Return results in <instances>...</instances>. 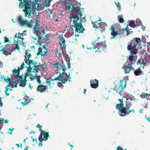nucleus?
Returning a JSON list of instances; mask_svg holds the SVG:
<instances>
[{"mask_svg":"<svg viewBox=\"0 0 150 150\" xmlns=\"http://www.w3.org/2000/svg\"><path fill=\"white\" fill-rule=\"evenodd\" d=\"M64 6L68 11L71 12L69 17L71 24V26L75 27V36L78 37L79 35L77 33H83L85 30L80 18L82 16V11L80 8V4L75 0H65Z\"/></svg>","mask_w":150,"mask_h":150,"instance_id":"1","label":"nucleus"},{"mask_svg":"<svg viewBox=\"0 0 150 150\" xmlns=\"http://www.w3.org/2000/svg\"><path fill=\"white\" fill-rule=\"evenodd\" d=\"M21 2L19 4V7L23 8V11L25 12V17H27L28 15V18H31L32 15H35L36 10L40 11L43 10L45 4H38L35 0H19Z\"/></svg>","mask_w":150,"mask_h":150,"instance_id":"2","label":"nucleus"},{"mask_svg":"<svg viewBox=\"0 0 150 150\" xmlns=\"http://www.w3.org/2000/svg\"><path fill=\"white\" fill-rule=\"evenodd\" d=\"M52 67H56L57 68V73H56L55 74H57V73L59 74L60 76L57 77H56L54 79L61 81L63 84L65 83L68 80L69 81H71V80H70L71 78L69 76V74L67 75L66 73L64 72L67 69V68L64 64H62V65H60L59 62H55L52 64Z\"/></svg>","mask_w":150,"mask_h":150,"instance_id":"3","label":"nucleus"},{"mask_svg":"<svg viewBox=\"0 0 150 150\" xmlns=\"http://www.w3.org/2000/svg\"><path fill=\"white\" fill-rule=\"evenodd\" d=\"M29 50H27L25 52V59L24 61L26 64L29 65V68H27L28 72L25 73V76H28V74L31 73V75L34 74V73L35 70V72L37 73L38 71V67L40 65L39 63L37 62H34L30 60V58L31 57V55L29 52Z\"/></svg>","mask_w":150,"mask_h":150,"instance_id":"4","label":"nucleus"},{"mask_svg":"<svg viewBox=\"0 0 150 150\" xmlns=\"http://www.w3.org/2000/svg\"><path fill=\"white\" fill-rule=\"evenodd\" d=\"M125 102V107L123 106V104L122 99H118L120 101L119 104H117L116 108L119 109V114L122 116H124L128 115L130 112H132L133 113L134 112V109H132L129 110V108L132 105L131 102L132 100L131 99L126 98Z\"/></svg>","mask_w":150,"mask_h":150,"instance_id":"5","label":"nucleus"},{"mask_svg":"<svg viewBox=\"0 0 150 150\" xmlns=\"http://www.w3.org/2000/svg\"><path fill=\"white\" fill-rule=\"evenodd\" d=\"M140 41L139 38H135L131 40L128 44L127 50L130 51L131 54H132L129 57L128 59L130 64L132 65L134 64L135 62L134 60L133 54H135L137 53L139 50V43Z\"/></svg>","mask_w":150,"mask_h":150,"instance_id":"6","label":"nucleus"},{"mask_svg":"<svg viewBox=\"0 0 150 150\" xmlns=\"http://www.w3.org/2000/svg\"><path fill=\"white\" fill-rule=\"evenodd\" d=\"M58 39L61 48L60 49L59 51V50L57 51L56 55L58 57H59L62 54L64 55L65 54L66 52L65 49L66 48V45L65 39L63 38L62 35H59L58 37Z\"/></svg>","mask_w":150,"mask_h":150,"instance_id":"7","label":"nucleus"},{"mask_svg":"<svg viewBox=\"0 0 150 150\" xmlns=\"http://www.w3.org/2000/svg\"><path fill=\"white\" fill-rule=\"evenodd\" d=\"M105 41L98 42V40H96L92 43L93 45L92 48L93 49L97 48L99 52H100L101 51L104 50L106 49L107 46L105 45Z\"/></svg>","mask_w":150,"mask_h":150,"instance_id":"8","label":"nucleus"},{"mask_svg":"<svg viewBox=\"0 0 150 150\" xmlns=\"http://www.w3.org/2000/svg\"><path fill=\"white\" fill-rule=\"evenodd\" d=\"M40 65L38 67V71L37 73H36L35 70V71L34 72L35 73L33 75H31V73H30L29 74H28V76H25V77L29 76V78L30 79L31 81L33 80L34 79H36L37 81L39 84H41V81L40 80V75L38 74V73L40 69L39 67H40L42 69H44L45 66L43 64H41L40 63Z\"/></svg>","mask_w":150,"mask_h":150,"instance_id":"9","label":"nucleus"},{"mask_svg":"<svg viewBox=\"0 0 150 150\" xmlns=\"http://www.w3.org/2000/svg\"><path fill=\"white\" fill-rule=\"evenodd\" d=\"M17 19L19 23L21 26L25 25L30 28H32L33 27L31 20L29 22L26 20L23 19L22 17L20 16L18 17Z\"/></svg>","mask_w":150,"mask_h":150,"instance_id":"10","label":"nucleus"},{"mask_svg":"<svg viewBox=\"0 0 150 150\" xmlns=\"http://www.w3.org/2000/svg\"><path fill=\"white\" fill-rule=\"evenodd\" d=\"M0 80L3 81V82H6L7 83H8V86H7L5 87L6 90L5 91V93L6 95L8 96L9 94V93H8V92L9 90L10 91H11L12 90V89H10V84L11 82L10 79L9 78H5L4 76H1L0 77Z\"/></svg>","mask_w":150,"mask_h":150,"instance_id":"11","label":"nucleus"},{"mask_svg":"<svg viewBox=\"0 0 150 150\" xmlns=\"http://www.w3.org/2000/svg\"><path fill=\"white\" fill-rule=\"evenodd\" d=\"M33 30V33L36 35L38 38H39L40 39H42L43 36L44 35L45 31H44V30H41L35 27H34Z\"/></svg>","mask_w":150,"mask_h":150,"instance_id":"12","label":"nucleus"},{"mask_svg":"<svg viewBox=\"0 0 150 150\" xmlns=\"http://www.w3.org/2000/svg\"><path fill=\"white\" fill-rule=\"evenodd\" d=\"M9 45H6L3 47V46H0V51H1L2 53L7 56L8 55L11 54V52H10V49L8 47Z\"/></svg>","mask_w":150,"mask_h":150,"instance_id":"13","label":"nucleus"},{"mask_svg":"<svg viewBox=\"0 0 150 150\" xmlns=\"http://www.w3.org/2000/svg\"><path fill=\"white\" fill-rule=\"evenodd\" d=\"M114 26L113 25H112L110 28V30L112 31L111 33V35L112 36L110 38V39H111L114 38L115 37L118 35H120L122 34V32L121 30H120L116 32L114 30Z\"/></svg>","mask_w":150,"mask_h":150,"instance_id":"14","label":"nucleus"},{"mask_svg":"<svg viewBox=\"0 0 150 150\" xmlns=\"http://www.w3.org/2000/svg\"><path fill=\"white\" fill-rule=\"evenodd\" d=\"M23 38L17 40V41H14L15 44L17 43V44L13 45V47H14V50H18L19 49V45H22L23 46H24L25 42L23 41Z\"/></svg>","mask_w":150,"mask_h":150,"instance_id":"15","label":"nucleus"},{"mask_svg":"<svg viewBox=\"0 0 150 150\" xmlns=\"http://www.w3.org/2000/svg\"><path fill=\"white\" fill-rule=\"evenodd\" d=\"M64 32L65 33V37L67 38L70 37L74 34L73 28L71 27H70L69 28H67Z\"/></svg>","mask_w":150,"mask_h":150,"instance_id":"16","label":"nucleus"},{"mask_svg":"<svg viewBox=\"0 0 150 150\" xmlns=\"http://www.w3.org/2000/svg\"><path fill=\"white\" fill-rule=\"evenodd\" d=\"M100 21L101 20L96 21L95 22L93 25V27L96 28H99V30L101 31L104 30V28L102 27V25H101V23H102L100 22Z\"/></svg>","mask_w":150,"mask_h":150,"instance_id":"17","label":"nucleus"},{"mask_svg":"<svg viewBox=\"0 0 150 150\" xmlns=\"http://www.w3.org/2000/svg\"><path fill=\"white\" fill-rule=\"evenodd\" d=\"M38 52L42 56H46L47 53V49L45 47L43 46L42 48H40L39 49Z\"/></svg>","mask_w":150,"mask_h":150,"instance_id":"18","label":"nucleus"},{"mask_svg":"<svg viewBox=\"0 0 150 150\" xmlns=\"http://www.w3.org/2000/svg\"><path fill=\"white\" fill-rule=\"evenodd\" d=\"M128 66H124L122 67V69L124 70V72L125 73H129L131 69L134 70V69L132 67V66L129 63Z\"/></svg>","mask_w":150,"mask_h":150,"instance_id":"19","label":"nucleus"},{"mask_svg":"<svg viewBox=\"0 0 150 150\" xmlns=\"http://www.w3.org/2000/svg\"><path fill=\"white\" fill-rule=\"evenodd\" d=\"M91 86L93 88H96L98 86V81L96 79L91 80L90 81Z\"/></svg>","mask_w":150,"mask_h":150,"instance_id":"20","label":"nucleus"},{"mask_svg":"<svg viewBox=\"0 0 150 150\" xmlns=\"http://www.w3.org/2000/svg\"><path fill=\"white\" fill-rule=\"evenodd\" d=\"M48 16L50 17V18L51 19H52L55 23L57 22L58 21V18L56 16L54 15V13L53 12L51 11L50 12V14H49Z\"/></svg>","mask_w":150,"mask_h":150,"instance_id":"21","label":"nucleus"},{"mask_svg":"<svg viewBox=\"0 0 150 150\" xmlns=\"http://www.w3.org/2000/svg\"><path fill=\"white\" fill-rule=\"evenodd\" d=\"M46 89V86L40 85L38 86L37 90L38 91H39L40 93H43L45 92Z\"/></svg>","mask_w":150,"mask_h":150,"instance_id":"22","label":"nucleus"},{"mask_svg":"<svg viewBox=\"0 0 150 150\" xmlns=\"http://www.w3.org/2000/svg\"><path fill=\"white\" fill-rule=\"evenodd\" d=\"M124 89L122 87H121V86H119L116 87L115 89L113 88V90H116L117 92L121 95L122 93V91Z\"/></svg>","mask_w":150,"mask_h":150,"instance_id":"23","label":"nucleus"},{"mask_svg":"<svg viewBox=\"0 0 150 150\" xmlns=\"http://www.w3.org/2000/svg\"><path fill=\"white\" fill-rule=\"evenodd\" d=\"M53 76H52L50 79H48L46 81L48 85H49V86H50L54 84V83L53 81L54 80H57L56 79H54L56 77L54 78H53Z\"/></svg>","mask_w":150,"mask_h":150,"instance_id":"24","label":"nucleus"},{"mask_svg":"<svg viewBox=\"0 0 150 150\" xmlns=\"http://www.w3.org/2000/svg\"><path fill=\"white\" fill-rule=\"evenodd\" d=\"M32 38L33 39V42L35 44L37 45H41L40 40V39L39 38H38V37L37 36H36L35 37L32 36Z\"/></svg>","mask_w":150,"mask_h":150,"instance_id":"25","label":"nucleus"},{"mask_svg":"<svg viewBox=\"0 0 150 150\" xmlns=\"http://www.w3.org/2000/svg\"><path fill=\"white\" fill-rule=\"evenodd\" d=\"M135 75L136 76L140 75L141 74H143V72L142 71L140 68H139L135 70L134 71Z\"/></svg>","mask_w":150,"mask_h":150,"instance_id":"26","label":"nucleus"},{"mask_svg":"<svg viewBox=\"0 0 150 150\" xmlns=\"http://www.w3.org/2000/svg\"><path fill=\"white\" fill-rule=\"evenodd\" d=\"M28 97L25 96L21 100V103L23 106L26 105L29 102V100H28Z\"/></svg>","mask_w":150,"mask_h":150,"instance_id":"27","label":"nucleus"},{"mask_svg":"<svg viewBox=\"0 0 150 150\" xmlns=\"http://www.w3.org/2000/svg\"><path fill=\"white\" fill-rule=\"evenodd\" d=\"M144 63H150V55H149L148 54L146 55L144 59Z\"/></svg>","mask_w":150,"mask_h":150,"instance_id":"28","label":"nucleus"},{"mask_svg":"<svg viewBox=\"0 0 150 150\" xmlns=\"http://www.w3.org/2000/svg\"><path fill=\"white\" fill-rule=\"evenodd\" d=\"M39 130L41 131L40 132V135L39 137V140L40 141V142H42L43 141V139L42 138V134L43 133V132H45V131H43L41 129V128H40H40L39 129Z\"/></svg>","mask_w":150,"mask_h":150,"instance_id":"29","label":"nucleus"},{"mask_svg":"<svg viewBox=\"0 0 150 150\" xmlns=\"http://www.w3.org/2000/svg\"><path fill=\"white\" fill-rule=\"evenodd\" d=\"M27 81L25 80V78L24 80H22V79L21 80L19 86L22 87H24L26 85Z\"/></svg>","mask_w":150,"mask_h":150,"instance_id":"30","label":"nucleus"},{"mask_svg":"<svg viewBox=\"0 0 150 150\" xmlns=\"http://www.w3.org/2000/svg\"><path fill=\"white\" fill-rule=\"evenodd\" d=\"M43 134L44 136V138L43 139V140H44L45 141H46L48 137L50 138L49 136V132H43Z\"/></svg>","mask_w":150,"mask_h":150,"instance_id":"31","label":"nucleus"},{"mask_svg":"<svg viewBox=\"0 0 150 150\" xmlns=\"http://www.w3.org/2000/svg\"><path fill=\"white\" fill-rule=\"evenodd\" d=\"M126 85V82L125 81H124L123 80H120L119 85L120 86H121V87H122L123 88H125Z\"/></svg>","mask_w":150,"mask_h":150,"instance_id":"32","label":"nucleus"},{"mask_svg":"<svg viewBox=\"0 0 150 150\" xmlns=\"http://www.w3.org/2000/svg\"><path fill=\"white\" fill-rule=\"evenodd\" d=\"M23 33H19L18 34L16 33L14 36L16 38H17L18 39L23 38H22L23 36Z\"/></svg>","mask_w":150,"mask_h":150,"instance_id":"33","label":"nucleus"},{"mask_svg":"<svg viewBox=\"0 0 150 150\" xmlns=\"http://www.w3.org/2000/svg\"><path fill=\"white\" fill-rule=\"evenodd\" d=\"M129 25L131 27L134 28L136 26L135 21L131 20L129 23Z\"/></svg>","mask_w":150,"mask_h":150,"instance_id":"34","label":"nucleus"},{"mask_svg":"<svg viewBox=\"0 0 150 150\" xmlns=\"http://www.w3.org/2000/svg\"><path fill=\"white\" fill-rule=\"evenodd\" d=\"M52 0H44L43 3L45 4L46 6L47 7L50 5V2Z\"/></svg>","mask_w":150,"mask_h":150,"instance_id":"35","label":"nucleus"},{"mask_svg":"<svg viewBox=\"0 0 150 150\" xmlns=\"http://www.w3.org/2000/svg\"><path fill=\"white\" fill-rule=\"evenodd\" d=\"M115 4L116 5L117 8L119 11H121V5L119 2H115Z\"/></svg>","mask_w":150,"mask_h":150,"instance_id":"36","label":"nucleus"},{"mask_svg":"<svg viewBox=\"0 0 150 150\" xmlns=\"http://www.w3.org/2000/svg\"><path fill=\"white\" fill-rule=\"evenodd\" d=\"M137 64H143L144 65H146V63H144V60L142 59H141L140 60H139L137 62Z\"/></svg>","mask_w":150,"mask_h":150,"instance_id":"37","label":"nucleus"},{"mask_svg":"<svg viewBox=\"0 0 150 150\" xmlns=\"http://www.w3.org/2000/svg\"><path fill=\"white\" fill-rule=\"evenodd\" d=\"M136 23L137 25V26H139L141 25L142 26V25L141 21V20L139 18H137L136 20Z\"/></svg>","mask_w":150,"mask_h":150,"instance_id":"38","label":"nucleus"},{"mask_svg":"<svg viewBox=\"0 0 150 150\" xmlns=\"http://www.w3.org/2000/svg\"><path fill=\"white\" fill-rule=\"evenodd\" d=\"M129 29L128 28V27H127L126 28V29L125 30H123V33H124V31H125L126 32V35L127 36L130 33H132V32L131 31H129Z\"/></svg>","mask_w":150,"mask_h":150,"instance_id":"39","label":"nucleus"},{"mask_svg":"<svg viewBox=\"0 0 150 150\" xmlns=\"http://www.w3.org/2000/svg\"><path fill=\"white\" fill-rule=\"evenodd\" d=\"M25 64L24 62H23L21 65L20 67H18V69L19 71H20L24 67H25L26 66H25Z\"/></svg>","mask_w":150,"mask_h":150,"instance_id":"40","label":"nucleus"},{"mask_svg":"<svg viewBox=\"0 0 150 150\" xmlns=\"http://www.w3.org/2000/svg\"><path fill=\"white\" fill-rule=\"evenodd\" d=\"M122 16L120 15L118 16V19L120 23H122L123 22V19L122 18Z\"/></svg>","mask_w":150,"mask_h":150,"instance_id":"41","label":"nucleus"},{"mask_svg":"<svg viewBox=\"0 0 150 150\" xmlns=\"http://www.w3.org/2000/svg\"><path fill=\"white\" fill-rule=\"evenodd\" d=\"M19 71H19V70L18 69V70H16V69L14 70L13 71V72L15 74L16 76L18 77L19 76Z\"/></svg>","mask_w":150,"mask_h":150,"instance_id":"42","label":"nucleus"},{"mask_svg":"<svg viewBox=\"0 0 150 150\" xmlns=\"http://www.w3.org/2000/svg\"><path fill=\"white\" fill-rule=\"evenodd\" d=\"M60 81L61 82H62L61 81ZM62 83H63L62 82H58L57 83V85L58 86L61 88H62L63 87V86L62 84Z\"/></svg>","mask_w":150,"mask_h":150,"instance_id":"43","label":"nucleus"},{"mask_svg":"<svg viewBox=\"0 0 150 150\" xmlns=\"http://www.w3.org/2000/svg\"><path fill=\"white\" fill-rule=\"evenodd\" d=\"M146 94H145V93H143L140 95V97L142 98H146Z\"/></svg>","mask_w":150,"mask_h":150,"instance_id":"44","label":"nucleus"},{"mask_svg":"<svg viewBox=\"0 0 150 150\" xmlns=\"http://www.w3.org/2000/svg\"><path fill=\"white\" fill-rule=\"evenodd\" d=\"M146 98L148 100H150V94H146Z\"/></svg>","mask_w":150,"mask_h":150,"instance_id":"45","label":"nucleus"},{"mask_svg":"<svg viewBox=\"0 0 150 150\" xmlns=\"http://www.w3.org/2000/svg\"><path fill=\"white\" fill-rule=\"evenodd\" d=\"M16 85H17L16 83H13L12 85L11 86V87L12 88L11 89H12V88H13L14 86L16 87Z\"/></svg>","mask_w":150,"mask_h":150,"instance_id":"46","label":"nucleus"},{"mask_svg":"<svg viewBox=\"0 0 150 150\" xmlns=\"http://www.w3.org/2000/svg\"><path fill=\"white\" fill-rule=\"evenodd\" d=\"M101 25H102V27L104 28V29L105 28L104 26H107V24L104 23H101Z\"/></svg>","mask_w":150,"mask_h":150,"instance_id":"47","label":"nucleus"},{"mask_svg":"<svg viewBox=\"0 0 150 150\" xmlns=\"http://www.w3.org/2000/svg\"><path fill=\"white\" fill-rule=\"evenodd\" d=\"M9 41V40L8 38L5 37L4 38V42H7Z\"/></svg>","mask_w":150,"mask_h":150,"instance_id":"48","label":"nucleus"},{"mask_svg":"<svg viewBox=\"0 0 150 150\" xmlns=\"http://www.w3.org/2000/svg\"><path fill=\"white\" fill-rule=\"evenodd\" d=\"M38 21H39L38 20V19H37L36 20L35 22V25L36 26H38Z\"/></svg>","mask_w":150,"mask_h":150,"instance_id":"49","label":"nucleus"},{"mask_svg":"<svg viewBox=\"0 0 150 150\" xmlns=\"http://www.w3.org/2000/svg\"><path fill=\"white\" fill-rule=\"evenodd\" d=\"M8 130L10 132H8V133L10 134H12L13 130H12L11 129H9Z\"/></svg>","mask_w":150,"mask_h":150,"instance_id":"50","label":"nucleus"},{"mask_svg":"<svg viewBox=\"0 0 150 150\" xmlns=\"http://www.w3.org/2000/svg\"><path fill=\"white\" fill-rule=\"evenodd\" d=\"M117 150H123L122 148L120 146H118L117 147Z\"/></svg>","mask_w":150,"mask_h":150,"instance_id":"51","label":"nucleus"},{"mask_svg":"<svg viewBox=\"0 0 150 150\" xmlns=\"http://www.w3.org/2000/svg\"><path fill=\"white\" fill-rule=\"evenodd\" d=\"M2 98L0 97V106H2V103L1 102Z\"/></svg>","mask_w":150,"mask_h":150,"instance_id":"52","label":"nucleus"},{"mask_svg":"<svg viewBox=\"0 0 150 150\" xmlns=\"http://www.w3.org/2000/svg\"><path fill=\"white\" fill-rule=\"evenodd\" d=\"M37 128H40H40L42 127V126L41 125H40L39 124H38L37 125Z\"/></svg>","mask_w":150,"mask_h":150,"instance_id":"53","label":"nucleus"},{"mask_svg":"<svg viewBox=\"0 0 150 150\" xmlns=\"http://www.w3.org/2000/svg\"><path fill=\"white\" fill-rule=\"evenodd\" d=\"M67 65H68V67L69 69H70V64L69 63V62H68L67 63Z\"/></svg>","mask_w":150,"mask_h":150,"instance_id":"54","label":"nucleus"},{"mask_svg":"<svg viewBox=\"0 0 150 150\" xmlns=\"http://www.w3.org/2000/svg\"><path fill=\"white\" fill-rule=\"evenodd\" d=\"M3 66V64L2 62L0 61V67H2Z\"/></svg>","mask_w":150,"mask_h":150,"instance_id":"55","label":"nucleus"},{"mask_svg":"<svg viewBox=\"0 0 150 150\" xmlns=\"http://www.w3.org/2000/svg\"><path fill=\"white\" fill-rule=\"evenodd\" d=\"M4 122L5 123H8V120H5Z\"/></svg>","mask_w":150,"mask_h":150,"instance_id":"56","label":"nucleus"},{"mask_svg":"<svg viewBox=\"0 0 150 150\" xmlns=\"http://www.w3.org/2000/svg\"><path fill=\"white\" fill-rule=\"evenodd\" d=\"M29 88L31 89H32L33 88V86H31V84L30 83H29Z\"/></svg>","mask_w":150,"mask_h":150,"instance_id":"57","label":"nucleus"},{"mask_svg":"<svg viewBox=\"0 0 150 150\" xmlns=\"http://www.w3.org/2000/svg\"><path fill=\"white\" fill-rule=\"evenodd\" d=\"M42 142H41V143H40L39 144V147H41L42 146Z\"/></svg>","mask_w":150,"mask_h":150,"instance_id":"58","label":"nucleus"},{"mask_svg":"<svg viewBox=\"0 0 150 150\" xmlns=\"http://www.w3.org/2000/svg\"><path fill=\"white\" fill-rule=\"evenodd\" d=\"M22 33H23V35H25L26 34V31H24Z\"/></svg>","mask_w":150,"mask_h":150,"instance_id":"59","label":"nucleus"},{"mask_svg":"<svg viewBox=\"0 0 150 150\" xmlns=\"http://www.w3.org/2000/svg\"><path fill=\"white\" fill-rule=\"evenodd\" d=\"M28 147L27 146H25V147L23 150H28Z\"/></svg>","mask_w":150,"mask_h":150,"instance_id":"60","label":"nucleus"},{"mask_svg":"<svg viewBox=\"0 0 150 150\" xmlns=\"http://www.w3.org/2000/svg\"><path fill=\"white\" fill-rule=\"evenodd\" d=\"M142 29L143 30H145V29L144 28H145V27H143V26H142Z\"/></svg>","mask_w":150,"mask_h":150,"instance_id":"61","label":"nucleus"},{"mask_svg":"<svg viewBox=\"0 0 150 150\" xmlns=\"http://www.w3.org/2000/svg\"><path fill=\"white\" fill-rule=\"evenodd\" d=\"M16 145L18 147H20V145H19V144H16Z\"/></svg>","mask_w":150,"mask_h":150,"instance_id":"62","label":"nucleus"},{"mask_svg":"<svg viewBox=\"0 0 150 150\" xmlns=\"http://www.w3.org/2000/svg\"><path fill=\"white\" fill-rule=\"evenodd\" d=\"M34 141H35V142H37V139H33V141L34 142Z\"/></svg>","mask_w":150,"mask_h":150,"instance_id":"63","label":"nucleus"},{"mask_svg":"<svg viewBox=\"0 0 150 150\" xmlns=\"http://www.w3.org/2000/svg\"><path fill=\"white\" fill-rule=\"evenodd\" d=\"M86 91V90L85 89H84L83 90V93H85Z\"/></svg>","mask_w":150,"mask_h":150,"instance_id":"64","label":"nucleus"}]
</instances>
